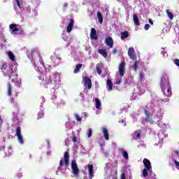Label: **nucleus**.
Returning a JSON list of instances; mask_svg holds the SVG:
<instances>
[{
    "label": "nucleus",
    "instance_id": "f257e3e1",
    "mask_svg": "<svg viewBox=\"0 0 179 179\" xmlns=\"http://www.w3.org/2000/svg\"><path fill=\"white\" fill-rule=\"evenodd\" d=\"M38 79L42 80L41 85L45 88L50 86V87L55 90L59 87V84L57 83L55 76L51 74V73H42L38 77Z\"/></svg>",
    "mask_w": 179,
    "mask_h": 179
},
{
    "label": "nucleus",
    "instance_id": "f03ea898",
    "mask_svg": "<svg viewBox=\"0 0 179 179\" xmlns=\"http://www.w3.org/2000/svg\"><path fill=\"white\" fill-rule=\"evenodd\" d=\"M161 88L165 97H171L173 93L171 92V87H170V81L166 77H162L161 79Z\"/></svg>",
    "mask_w": 179,
    "mask_h": 179
},
{
    "label": "nucleus",
    "instance_id": "7ed1b4c3",
    "mask_svg": "<svg viewBox=\"0 0 179 179\" xmlns=\"http://www.w3.org/2000/svg\"><path fill=\"white\" fill-rule=\"evenodd\" d=\"M148 108H149V107H148V106H145V107L143 108V110L144 111V114L145 115V118L143 119V120L142 121V124L145 125V122H146L147 124H153V115H152V113L150 112H149V110H148Z\"/></svg>",
    "mask_w": 179,
    "mask_h": 179
},
{
    "label": "nucleus",
    "instance_id": "20e7f679",
    "mask_svg": "<svg viewBox=\"0 0 179 179\" xmlns=\"http://www.w3.org/2000/svg\"><path fill=\"white\" fill-rule=\"evenodd\" d=\"M71 169L74 176L78 177L79 176V169L78 168V164H76V160L75 159L71 161Z\"/></svg>",
    "mask_w": 179,
    "mask_h": 179
},
{
    "label": "nucleus",
    "instance_id": "39448f33",
    "mask_svg": "<svg viewBox=\"0 0 179 179\" xmlns=\"http://www.w3.org/2000/svg\"><path fill=\"white\" fill-rule=\"evenodd\" d=\"M3 76L6 78V76H8V79H12V77L13 76L15 71H13V66H9L8 69H7V73L2 71Z\"/></svg>",
    "mask_w": 179,
    "mask_h": 179
},
{
    "label": "nucleus",
    "instance_id": "423d86ee",
    "mask_svg": "<svg viewBox=\"0 0 179 179\" xmlns=\"http://www.w3.org/2000/svg\"><path fill=\"white\" fill-rule=\"evenodd\" d=\"M128 55L132 61H136V54H135V49L129 48L128 50Z\"/></svg>",
    "mask_w": 179,
    "mask_h": 179
},
{
    "label": "nucleus",
    "instance_id": "0eeeda50",
    "mask_svg": "<svg viewBox=\"0 0 179 179\" xmlns=\"http://www.w3.org/2000/svg\"><path fill=\"white\" fill-rule=\"evenodd\" d=\"M125 61H122L119 65V73L121 77L124 76L125 73Z\"/></svg>",
    "mask_w": 179,
    "mask_h": 179
},
{
    "label": "nucleus",
    "instance_id": "6e6552de",
    "mask_svg": "<svg viewBox=\"0 0 179 179\" xmlns=\"http://www.w3.org/2000/svg\"><path fill=\"white\" fill-rule=\"evenodd\" d=\"M84 86L87 87L89 90L92 89V80L87 77V76H85L84 78Z\"/></svg>",
    "mask_w": 179,
    "mask_h": 179
},
{
    "label": "nucleus",
    "instance_id": "1a4fd4ad",
    "mask_svg": "<svg viewBox=\"0 0 179 179\" xmlns=\"http://www.w3.org/2000/svg\"><path fill=\"white\" fill-rule=\"evenodd\" d=\"M143 163L144 164V167L147 169L148 171H152V164L150 163V161L148 159V158H144Z\"/></svg>",
    "mask_w": 179,
    "mask_h": 179
},
{
    "label": "nucleus",
    "instance_id": "9d476101",
    "mask_svg": "<svg viewBox=\"0 0 179 179\" xmlns=\"http://www.w3.org/2000/svg\"><path fill=\"white\" fill-rule=\"evenodd\" d=\"M105 44L108 45V47H110V48H113L114 45V41L113 40V38L110 36L106 38Z\"/></svg>",
    "mask_w": 179,
    "mask_h": 179
},
{
    "label": "nucleus",
    "instance_id": "9b49d317",
    "mask_svg": "<svg viewBox=\"0 0 179 179\" xmlns=\"http://www.w3.org/2000/svg\"><path fill=\"white\" fill-rule=\"evenodd\" d=\"M94 170L93 169V164H88V176L90 179L94 177Z\"/></svg>",
    "mask_w": 179,
    "mask_h": 179
},
{
    "label": "nucleus",
    "instance_id": "f8f14e48",
    "mask_svg": "<svg viewBox=\"0 0 179 179\" xmlns=\"http://www.w3.org/2000/svg\"><path fill=\"white\" fill-rule=\"evenodd\" d=\"M90 38L91 40H99V36H97L96 29L94 28L91 29Z\"/></svg>",
    "mask_w": 179,
    "mask_h": 179
},
{
    "label": "nucleus",
    "instance_id": "ddd939ff",
    "mask_svg": "<svg viewBox=\"0 0 179 179\" xmlns=\"http://www.w3.org/2000/svg\"><path fill=\"white\" fill-rule=\"evenodd\" d=\"M73 24H75V20L71 18L66 28L67 33H71V31H72V29H73Z\"/></svg>",
    "mask_w": 179,
    "mask_h": 179
},
{
    "label": "nucleus",
    "instance_id": "4468645a",
    "mask_svg": "<svg viewBox=\"0 0 179 179\" xmlns=\"http://www.w3.org/2000/svg\"><path fill=\"white\" fill-rule=\"evenodd\" d=\"M106 88L108 92H112L113 90V81L110 79H108L106 81Z\"/></svg>",
    "mask_w": 179,
    "mask_h": 179
},
{
    "label": "nucleus",
    "instance_id": "2eb2a0df",
    "mask_svg": "<svg viewBox=\"0 0 179 179\" xmlns=\"http://www.w3.org/2000/svg\"><path fill=\"white\" fill-rule=\"evenodd\" d=\"M64 164L66 166H69V152L68 151L64 152Z\"/></svg>",
    "mask_w": 179,
    "mask_h": 179
},
{
    "label": "nucleus",
    "instance_id": "dca6fc26",
    "mask_svg": "<svg viewBox=\"0 0 179 179\" xmlns=\"http://www.w3.org/2000/svg\"><path fill=\"white\" fill-rule=\"evenodd\" d=\"M16 78H13L12 79V82L13 83H15V86L17 87H20V86H22V81L19 80V79H17V75L15 76Z\"/></svg>",
    "mask_w": 179,
    "mask_h": 179
},
{
    "label": "nucleus",
    "instance_id": "f3484780",
    "mask_svg": "<svg viewBox=\"0 0 179 179\" xmlns=\"http://www.w3.org/2000/svg\"><path fill=\"white\" fill-rule=\"evenodd\" d=\"M10 30H12V33L15 34L16 31H19V29L17 28V25L16 24H11L9 26Z\"/></svg>",
    "mask_w": 179,
    "mask_h": 179
},
{
    "label": "nucleus",
    "instance_id": "a211bd4d",
    "mask_svg": "<svg viewBox=\"0 0 179 179\" xmlns=\"http://www.w3.org/2000/svg\"><path fill=\"white\" fill-rule=\"evenodd\" d=\"M102 132L103 134V136H104L105 139L106 141H108V139H110V134H108V130H107V129L103 127L102 129Z\"/></svg>",
    "mask_w": 179,
    "mask_h": 179
},
{
    "label": "nucleus",
    "instance_id": "6ab92c4d",
    "mask_svg": "<svg viewBox=\"0 0 179 179\" xmlns=\"http://www.w3.org/2000/svg\"><path fill=\"white\" fill-rule=\"evenodd\" d=\"M13 88L12 87V85L10 84V83H7V90H8V96H9V97H12V90Z\"/></svg>",
    "mask_w": 179,
    "mask_h": 179
},
{
    "label": "nucleus",
    "instance_id": "aec40b11",
    "mask_svg": "<svg viewBox=\"0 0 179 179\" xmlns=\"http://www.w3.org/2000/svg\"><path fill=\"white\" fill-rule=\"evenodd\" d=\"M98 52L102 55V57H104L105 58H107L108 54L107 50L106 49H99L98 50Z\"/></svg>",
    "mask_w": 179,
    "mask_h": 179
},
{
    "label": "nucleus",
    "instance_id": "412c9836",
    "mask_svg": "<svg viewBox=\"0 0 179 179\" xmlns=\"http://www.w3.org/2000/svg\"><path fill=\"white\" fill-rule=\"evenodd\" d=\"M133 20H134V24H136V26L141 25V23L139 22V18L138 17V15L136 14H134L133 15Z\"/></svg>",
    "mask_w": 179,
    "mask_h": 179
},
{
    "label": "nucleus",
    "instance_id": "4be33fe9",
    "mask_svg": "<svg viewBox=\"0 0 179 179\" xmlns=\"http://www.w3.org/2000/svg\"><path fill=\"white\" fill-rule=\"evenodd\" d=\"M120 36L122 40H125V38H128V37H129V33L128 31H123L120 34Z\"/></svg>",
    "mask_w": 179,
    "mask_h": 179
},
{
    "label": "nucleus",
    "instance_id": "5701e85b",
    "mask_svg": "<svg viewBox=\"0 0 179 179\" xmlns=\"http://www.w3.org/2000/svg\"><path fill=\"white\" fill-rule=\"evenodd\" d=\"M96 16L99 19V23H100V24H103V15L101 13L97 12Z\"/></svg>",
    "mask_w": 179,
    "mask_h": 179
},
{
    "label": "nucleus",
    "instance_id": "b1692460",
    "mask_svg": "<svg viewBox=\"0 0 179 179\" xmlns=\"http://www.w3.org/2000/svg\"><path fill=\"white\" fill-rule=\"evenodd\" d=\"M82 64H78L76 66V68L74 69L73 73H78V72H79V71H80V69H82Z\"/></svg>",
    "mask_w": 179,
    "mask_h": 179
},
{
    "label": "nucleus",
    "instance_id": "393cba45",
    "mask_svg": "<svg viewBox=\"0 0 179 179\" xmlns=\"http://www.w3.org/2000/svg\"><path fill=\"white\" fill-rule=\"evenodd\" d=\"M95 107L97 110L101 107V101H100V99H95Z\"/></svg>",
    "mask_w": 179,
    "mask_h": 179
},
{
    "label": "nucleus",
    "instance_id": "a878e982",
    "mask_svg": "<svg viewBox=\"0 0 179 179\" xmlns=\"http://www.w3.org/2000/svg\"><path fill=\"white\" fill-rule=\"evenodd\" d=\"M166 13L168 17L170 19V20H173L174 19V15H173V13H171V11H170V10H166Z\"/></svg>",
    "mask_w": 179,
    "mask_h": 179
},
{
    "label": "nucleus",
    "instance_id": "bb28decb",
    "mask_svg": "<svg viewBox=\"0 0 179 179\" xmlns=\"http://www.w3.org/2000/svg\"><path fill=\"white\" fill-rule=\"evenodd\" d=\"M144 79H145V74L143 72H140L138 76V82H140V83H142Z\"/></svg>",
    "mask_w": 179,
    "mask_h": 179
},
{
    "label": "nucleus",
    "instance_id": "cd10ccee",
    "mask_svg": "<svg viewBox=\"0 0 179 179\" xmlns=\"http://www.w3.org/2000/svg\"><path fill=\"white\" fill-rule=\"evenodd\" d=\"M101 64H96V72L98 73V75H101Z\"/></svg>",
    "mask_w": 179,
    "mask_h": 179
},
{
    "label": "nucleus",
    "instance_id": "c85d7f7f",
    "mask_svg": "<svg viewBox=\"0 0 179 179\" xmlns=\"http://www.w3.org/2000/svg\"><path fill=\"white\" fill-rule=\"evenodd\" d=\"M122 155L126 160H128V159H129V157L128 156V152L127 151L122 150Z\"/></svg>",
    "mask_w": 179,
    "mask_h": 179
},
{
    "label": "nucleus",
    "instance_id": "c756f323",
    "mask_svg": "<svg viewBox=\"0 0 179 179\" xmlns=\"http://www.w3.org/2000/svg\"><path fill=\"white\" fill-rule=\"evenodd\" d=\"M8 55L10 59H11V61H13V62L15 61V55H13V52L10 51L8 52Z\"/></svg>",
    "mask_w": 179,
    "mask_h": 179
},
{
    "label": "nucleus",
    "instance_id": "7c9ffc66",
    "mask_svg": "<svg viewBox=\"0 0 179 179\" xmlns=\"http://www.w3.org/2000/svg\"><path fill=\"white\" fill-rule=\"evenodd\" d=\"M15 132H16L15 134L16 136H19L22 135V129H20V127H17Z\"/></svg>",
    "mask_w": 179,
    "mask_h": 179
},
{
    "label": "nucleus",
    "instance_id": "2f4dec72",
    "mask_svg": "<svg viewBox=\"0 0 179 179\" xmlns=\"http://www.w3.org/2000/svg\"><path fill=\"white\" fill-rule=\"evenodd\" d=\"M7 68H8V63L3 62L1 65V71H3V70L5 71V70H6Z\"/></svg>",
    "mask_w": 179,
    "mask_h": 179
},
{
    "label": "nucleus",
    "instance_id": "473e14b6",
    "mask_svg": "<svg viewBox=\"0 0 179 179\" xmlns=\"http://www.w3.org/2000/svg\"><path fill=\"white\" fill-rule=\"evenodd\" d=\"M44 117V111L41 110L39 113H38V120H40V118H43Z\"/></svg>",
    "mask_w": 179,
    "mask_h": 179
},
{
    "label": "nucleus",
    "instance_id": "72a5a7b5",
    "mask_svg": "<svg viewBox=\"0 0 179 179\" xmlns=\"http://www.w3.org/2000/svg\"><path fill=\"white\" fill-rule=\"evenodd\" d=\"M17 136V140L20 142V143H24V141H23V136H22V135L20 136Z\"/></svg>",
    "mask_w": 179,
    "mask_h": 179
},
{
    "label": "nucleus",
    "instance_id": "f704fd0d",
    "mask_svg": "<svg viewBox=\"0 0 179 179\" xmlns=\"http://www.w3.org/2000/svg\"><path fill=\"white\" fill-rule=\"evenodd\" d=\"M148 171H149V170L146 168L143 170V177L146 178L148 174Z\"/></svg>",
    "mask_w": 179,
    "mask_h": 179
},
{
    "label": "nucleus",
    "instance_id": "c9c22d12",
    "mask_svg": "<svg viewBox=\"0 0 179 179\" xmlns=\"http://www.w3.org/2000/svg\"><path fill=\"white\" fill-rule=\"evenodd\" d=\"M75 117H76V121H78V122L82 121V117H80V116H79V115L76 114Z\"/></svg>",
    "mask_w": 179,
    "mask_h": 179
},
{
    "label": "nucleus",
    "instance_id": "e433bc0d",
    "mask_svg": "<svg viewBox=\"0 0 179 179\" xmlns=\"http://www.w3.org/2000/svg\"><path fill=\"white\" fill-rule=\"evenodd\" d=\"M133 69L134 71H137V69H138V61H136L134 64L133 65Z\"/></svg>",
    "mask_w": 179,
    "mask_h": 179
},
{
    "label": "nucleus",
    "instance_id": "4c0bfd02",
    "mask_svg": "<svg viewBox=\"0 0 179 179\" xmlns=\"http://www.w3.org/2000/svg\"><path fill=\"white\" fill-rule=\"evenodd\" d=\"M175 65H176L177 66H179V59H175L173 61Z\"/></svg>",
    "mask_w": 179,
    "mask_h": 179
},
{
    "label": "nucleus",
    "instance_id": "58836bf2",
    "mask_svg": "<svg viewBox=\"0 0 179 179\" xmlns=\"http://www.w3.org/2000/svg\"><path fill=\"white\" fill-rule=\"evenodd\" d=\"M92 129H89L88 133H87L88 138H90V136H92Z\"/></svg>",
    "mask_w": 179,
    "mask_h": 179
},
{
    "label": "nucleus",
    "instance_id": "ea45409f",
    "mask_svg": "<svg viewBox=\"0 0 179 179\" xmlns=\"http://www.w3.org/2000/svg\"><path fill=\"white\" fill-rule=\"evenodd\" d=\"M115 83L116 85H121V83H122V80H121L120 78H117Z\"/></svg>",
    "mask_w": 179,
    "mask_h": 179
},
{
    "label": "nucleus",
    "instance_id": "a19ab883",
    "mask_svg": "<svg viewBox=\"0 0 179 179\" xmlns=\"http://www.w3.org/2000/svg\"><path fill=\"white\" fill-rule=\"evenodd\" d=\"M150 27V25H149V24H146L144 27V29L145 30H149Z\"/></svg>",
    "mask_w": 179,
    "mask_h": 179
},
{
    "label": "nucleus",
    "instance_id": "79ce46f5",
    "mask_svg": "<svg viewBox=\"0 0 179 179\" xmlns=\"http://www.w3.org/2000/svg\"><path fill=\"white\" fill-rule=\"evenodd\" d=\"M57 95H55V94H52V96H51L52 100H57Z\"/></svg>",
    "mask_w": 179,
    "mask_h": 179
},
{
    "label": "nucleus",
    "instance_id": "37998d69",
    "mask_svg": "<svg viewBox=\"0 0 179 179\" xmlns=\"http://www.w3.org/2000/svg\"><path fill=\"white\" fill-rule=\"evenodd\" d=\"M16 1V3H17V6H18V8H22L21 6H20V1H19V0H15Z\"/></svg>",
    "mask_w": 179,
    "mask_h": 179
},
{
    "label": "nucleus",
    "instance_id": "c03bdc74",
    "mask_svg": "<svg viewBox=\"0 0 179 179\" xmlns=\"http://www.w3.org/2000/svg\"><path fill=\"white\" fill-rule=\"evenodd\" d=\"M121 179H127V177L125 176V173H122L121 174Z\"/></svg>",
    "mask_w": 179,
    "mask_h": 179
},
{
    "label": "nucleus",
    "instance_id": "a18cd8bd",
    "mask_svg": "<svg viewBox=\"0 0 179 179\" xmlns=\"http://www.w3.org/2000/svg\"><path fill=\"white\" fill-rule=\"evenodd\" d=\"M73 142H78V137L73 136Z\"/></svg>",
    "mask_w": 179,
    "mask_h": 179
},
{
    "label": "nucleus",
    "instance_id": "49530a36",
    "mask_svg": "<svg viewBox=\"0 0 179 179\" xmlns=\"http://www.w3.org/2000/svg\"><path fill=\"white\" fill-rule=\"evenodd\" d=\"M175 164L176 166V169H178V167H179V162L178 161H175Z\"/></svg>",
    "mask_w": 179,
    "mask_h": 179
},
{
    "label": "nucleus",
    "instance_id": "de8ad7c7",
    "mask_svg": "<svg viewBox=\"0 0 179 179\" xmlns=\"http://www.w3.org/2000/svg\"><path fill=\"white\" fill-rule=\"evenodd\" d=\"M59 166H64V159L60 160V162H59Z\"/></svg>",
    "mask_w": 179,
    "mask_h": 179
},
{
    "label": "nucleus",
    "instance_id": "09e8293b",
    "mask_svg": "<svg viewBox=\"0 0 179 179\" xmlns=\"http://www.w3.org/2000/svg\"><path fill=\"white\" fill-rule=\"evenodd\" d=\"M139 138H141V134H137L136 136V139H139Z\"/></svg>",
    "mask_w": 179,
    "mask_h": 179
},
{
    "label": "nucleus",
    "instance_id": "8fccbe9b",
    "mask_svg": "<svg viewBox=\"0 0 179 179\" xmlns=\"http://www.w3.org/2000/svg\"><path fill=\"white\" fill-rule=\"evenodd\" d=\"M148 22H149L150 24H153V20H152V19L150 18L148 20Z\"/></svg>",
    "mask_w": 179,
    "mask_h": 179
},
{
    "label": "nucleus",
    "instance_id": "3c124183",
    "mask_svg": "<svg viewBox=\"0 0 179 179\" xmlns=\"http://www.w3.org/2000/svg\"><path fill=\"white\" fill-rule=\"evenodd\" d=\"M117 49H113V54H117Z\"/></svg>",
    "mask_w": 179,
    "mask_h": 179
},
{
    "label": "nucleus",
    "instance_id": "603ef678",
    "mask_svg": "<svg viewBox=\"0 0 179 179\" xmlns=\"http://www.w3.org/2000/svg\"><path fill=\"white\" fill-rule=\"evenodd\" d=\"M104 155L106 157H108L109 154L108 152H104Z\"/></svg>",
    "mask_w": 179,
    "mask_h": 179
},
{
    "label": "nucleus",
    "instance_id": "864d4df0",
    "mask_svg": "<svg viewBox=\"0 0 179 179\" xmlns=\"http://www.w3.org/2000/svg\"><path fill=\"white\" fill-rule=\"evenodd\" d=\"M64 8H68V3H65L64 5H63Z\"/></svg>",
    "mask_w": 179,
    "mask_h": 179
},
{
    "label": "nucleus",
    "instance_id": "5fc2aeb1",
    "mask_svg": "<svg viewBox=\"0 0 179 179\" xmlns=\"http://www.w3.org/2000/svg\"><path fill=\"white\" fill-rule=\"evenodd\" d=\"M175 153H176V155H179V151L178 150H176Z\"/></svg>",
    "mask_w": 179,
    "mask_h": 179
},
{
    "label": "nucleus",
    "instance_id": "6e6d98bb",
    "mask_svg": "<svg viewBox=\"0 0 179 179\" xmlns=\"http://www.w3.org/2000/svg\"><path fill=\"white\" fill-rule=\"evenodd\" d=\"M53 103H55V104H58V102L53 101Z\"/></svg>",
    "mask_w": 179,
    "mask_h": 179
},
{
    "label": "nucleus",
    "instance_id": "4d7b16f0",
    "mask_svg": "<svg viewBox=\"0 0 179 179\" xmlns=\"http://www.w3.org/2000/svg\"><path fill=\"white\" fill-rule=\"evenodd\" d=\"M41 64L43 65L44 63L43 62V60H41Z\"/></svg>",
    "mask_w": 179,
    "mask_h": 179
},
{
    "label": "nucleus",
    "instance_id": "13d9d810",
    "mask_svg": "<svg viewBox=\"0 0 179 179\" xmlns=\"http://www.w3.org/2000/svg\"><path fill=\"white\" fill-rule=\"evenodd\" d=\"M0 120H1V121H2V117L0 116Z\"/></svg>",
    "mask_w": 179,
    "mask_h": 179
},
{
    "label": "nucleus",
    "instance_id": "bf43d9fd",
    "mask_svg": "<svg viewBox=\"0 0 179 179\" xmlns=\"http://www.w3.org/2000/svg\"><path fill=\"white\" fill-rule=\"evenodd\" d=\"M162 51H164V48H162Z\"/></svg>",
    "mask_w": 179,
    "mask_h": 179
},
{
    "label": "nucleus",
    "instance_id": "052dcab7",
    "mask_svg": "<svg viewBox=\"0 0 179 179\" xmlns=\"http://www.w3.org/2000/svg\"><path fill=\"white\" fill-rule=\"evenodd\" d=\"M102 150H104V148H102Z\"/></svg>",
    "mask_w": 179,
    "mask_h": 179
},
{
    "label": "nucleus",
    "instance_id": "680f3d73",
    "mask_svg": "<svg viewBox=\"0 0 179 179\" xmlns=\"http://www.w3.org/2000/svg\"><path fill=\"white\" fill-rule=\"evenodd\" d=\"M178 102H179V99H178Z\"/></svg>",
    "mask_w": 179,
    "mask_h": 179
}]
</instances>
